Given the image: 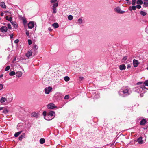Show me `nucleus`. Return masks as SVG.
I'll list each match as a JSON object with an SVG mask.
<instances>
[{"mask_svg":"<svg viewBox=\"0 0 148 148\" xmlns=\"http://www.w3.org/2000/svg\"><path fill=\"white\" fill-rule=\"evenodd\" d=\"M26 34L29 37V31L26 30Z\"/></svg>","mask_w":148,"mask_h":148,"instance_id":"f704fd0d","label":"nucleus"},{"mask_svg":"<svg viewBox=\"0 0 148 148\" xmlns=\"http://www.w3.org/2000/svg\"><path fill=\"white\" fill-rule=\"evenodd\" d=\"M10 98H5L4 97H2L0 100V102L2 104L3 103L5 102H7L8 103L10 102L12 100L11 96H10Z\"/></svg>","mask_w":148,"mask_h":148,"instance_id":"7ed1b4c3","label":"nucleus"},{"mask_svg":"<svg viewBox=\"0 0 148 148\" xmlns=\"http://www.w3.org/2000/svg\"><path fill=\"white\" fill-rule=\"evenodd\" d=\"M142 83H143L142 82H138L137 83V84H138V85L141 84H142Z\"/></svg>","mask_w":148,"mask_h":148,"instance_id":"864d4df0","label":"nucleus"},{"mask_svg":"<svg viewBox=\"0 0 148 148\" xmlns=\"http://www.w3.org/2000/svg\"><path fill=\"white\" fill-rule=\"evenodd\" d=\"M5 111H6V112H8V111H7V110H6ZM5 112V111H3V112Z\"/></svg>","mask_w":148,"mask_h":148,"instance_id":"e2e57ef3","label":"nucleus"},{"mask_svg":"<svg viewBox=\"0 0 148 148\" xmlns=\"http://www.w3.org/2000/svg\"><path fill=\"white\" fill-rule=\"evenodd\" d=\"M44 118L45 119L47 120H50L53 119L52 118H50V116H49L48 114L47 116H45Z\"/></svg>","mask_w":148,"mask_h":148,"instance_id":"4be33fe9","label":"nucleus"},{"mask_svg":"<svg viewBox=\"0 0 148 148\" xmlns=\"http://www.w3.org/2000/svg\"><path fill=\"white\" fill-rule=\"evenodd\" d=\"M16 60V58H15L14 60Z\"/></svg>","mask_w":148,"mask_h":148,"instance_id":"338daca9","label":"nucleus"},{"mask_svg":"<svg viewBox=\"0 0 148 148\" xmlns=\"http://www.w3.org/2000/svg\"><path fill=\"white\" fill-rule=\"evenodd\" d=\"M146 122V120L145 119H142L140 122V125H144Z\"/></svg>","mask_w":148,"mask_h":148,"instance_id":"aec40b11","label":"nucleus"},{"mask_svg":"<svg viewBox=\"0 0 148 148\" xmlns=\"http://www.w3.org/2000/svg\"><path fill=\"white\" fill-rule=\"evenodd\" d=\"M136 2V1H132V4L133 5H135Z\"/></svg>","mask_w":148,"mask_h":148,"instance_id":"37998d69","label":"nucleus"},{"mask_svg":"<svg viewBox=\"0 0 148 148\" xmlns=\"http://www.w3.org/2000/svg\"><path fill=\"white\" fill-rule=\"evenodd\" d=\"M28 43L29 45H30L32 43V41L31 40L29 39L28 40Z\"/></svg>","mask_w":148,"mask_h":148,"instance_id":"58836bf2","label":"nucleus"},{"mask_svg":"<svg viewBox=\"0 0 148 148\" xmlns=\"http://www.w3.org/2000/svg\"><path fill=\"white\" fill-rule=\"evenodd\" d=\"M134 66V67H136L138 64V60L134 59L133 61Z\"/></svg>","mask_w":148,"mask_h":148,"instance_id":"9d476101","label":"nucleus"},{"mask_svg":"<svg viewBox=\"0 0 148 148\" xmlns=\"http://www.w3.org/2000/svg\"><path fill=\"white\" fill-rule=\"evenodd\" d=\"M16 74L15 72L14 71H12L9 73L10 76H13Z\"/></svg>","mask_w":148,"mask_h":148,"instance_id":"bb28decb","label":"nucleus"},{"mask_svg":"<svg viewBox=\"0 0 148 148\" xmlns=\"http://www.w3.org/2000/svg\"><path fill=\"white\" fill-rule=\"evenodd\" d=\"M137 3L138 4L141 5L143 4V1L141 0H138L137 1Z\"/></svg>","mask_w":148,"mask_h":148,"instance_id":"cd10ccee","label":"nucleus"},{"mask_svg":"<svg viewBox=\"0 0 148 148\" xmlns=\"http://www.w3.org/2000/svg\"><path fill=\"white\" fill-rule=\"evenodd\" d=\"M32 51H29L26 53V56L27 57H29L32 56Z\"/></svg>","mask_w":148,"mask_h":148,"instance_id":"ddd939ff","label":"nucleus"},{"mask_svg":"<svg viewBox=\"0 0 148 148\" xmlns=\"http://www.w3.org/2000/svg\"><path fill=\"white\" fill-rule=\"evenodd\" d=\"M119 69L121 70H124L126 68V66L125 64H123L119 66Z\"/></svg>","mask_w":148,"mask_h":148,"instance_id":"9b49d317","label":"nucleus"},{"mask_svg":"<svg viewBox=\"0 0 148 148\" xmlns=\"http://www.w3.org/2000/svg\"><path fill=\"white\" fill-rule=\"evenodd\" d=\"M31 116L32 117L37 118L38 116V113L36 112H33L31 114Z\"/></svg>","mask_w":148,"mask_h":148,"instance_id":"dca6fc26","label":"nucleus"},{"mask_svg":"<svg viewBox=\"0 0 148 148\" xmlns=\"http://www.w3.org/2000/svg\"><path fill=\"white\" fill-rule=\"evenodd\" d=\"M52 10H53L52 13H54L55 14V13H56V8L53 7Z\"/></svg>","mask_w":148,"mask_h":148,"instance_id":"2f4dec72","label":"nucleus"},{"mask_svg":"<svg viewBox=\"0 0 148 148\" xmlns=\"http://www.w3.org/2000/svg\"><path fill=\"white\" fill-rule=\"evenodd\" d=\"M82 20L81 18H79L78 19L77 21L79 23V24H81L82 23Z\"/></svg>","mask_w":148,"mask_h":148,"instance_id":"473e14b6","label":"nucleus"},{"mask_svg":"<svg viewBox=\"0 0 148 148\" xmlns=\"http://www.w3.org/2000/svg\"><path fill=\"white\" fill-rule=\"evenodd\" d=\"M14 35L13 34H12L10 35V38L13 39L14 38Z\"/></svg>","mask_w":148,"mask_h":148,"instance_id":"de8ad7c7","label":"nucleus"},{"mask_svg":"<svg viewBox=\"0 0 148 148\" xmlns=\"http://www.w3.org/2000/svg\"><path fill=\"white\" fill-rule=\"evenodd\" d=\"M10 66H7L5 69V71H6L9 70L10 69Z\"/></svg>","mask_w":148,"mask_h":148,"instance_id":"72a5a7b5","label":"nucleus"},{"mask_svg":"<svg viewBox=\"0 0 148 148\" xmlns=\"http://www.w3.org/2000/svg\"><path fill=\"white\" fill-rule=\"evenodd\" d=\"M43 116H44V117H45V116H46V114H47V112L46 111H44L43 112Z\"/></svg>","mask_w":148,"mask_h":148,"instance_id":"ea45409f","label":"nucleus"},{"mask_svg":"<svg viewBox=\"0 0 148 148\" xmlns=\"http://www.w3.org/2000/svg\"><path fill=\"white\" fill-rule=\"evenodd\" d=\"M48 30H49V31H50V32H51V31H52V29H51V28H50V27H49V28H48Z\"/></svg>","mask_w":148,"mask_h":148,"instance_id":"5fc2aeb1","label":"nucleus"},{"mask_svg":"<svg viewBox=\"0 0 148 148\" xmlns=\"http://www.w3.org/2000/svg\"><path fill=\"white\" fill-rule=\"evenodd\" d=\"M11 23L15 28H17L18 27V25L16 22H12Z\"/></svg>","mask_w":148,"mask_h":148,"instance_id":"f3484780","label":"nucleus"},{"mask_svg":"<svg viewBox=\"0 0 148 148\" xmlns=\"http://www.w3.org/2000/svg\"><path fill=\"white\" fill-rule=\"evenodd\" d=\"M68 18L69 20H71L73 19V17L71 15H69L68 17Z\"/></svg>","mask_w":148,"mask_h":148,"instance_id":"c85d7f7f","label":"nucleus"},{"mask_svg":"<svg viewBox=\"0 0 148 148\" xmlns=\"http://www.w3.org/2000/svg\"><path fill=\"white\" fill-rule=\"evenodd\" d=\"M3 88V85L2 84H0V90H2Z\"/></svg>","mask_w":148,"mask_h":148,"instance_id":"a19ab883","label":"nucleus"},{"mask_svg":"<svg viewBox=\"0 0 148 148\" xmlns=\"http://www.w3.org/2000/svg\"><path fill=\"white\" fill-rule=\"evenodd\" d=\"M52 88L50 87H46L45 89V93L46 94H49L52 90Z\"/></svg>","mask_w":148,"mask_h":148,"instance_id":"20e7f679","label":"nucleus"},{"mask_svg":"<svg viewBox=\"0 0 148 148\" xmlns=\"http://www.w3.org/2000/svg\"><path fill=\"white\" fill-rule=\"evenodd\" d=\"M58 6V3H54L53 4V7L54 8H56V7H57Z\"/></svg>","mask_w":148,"mask_h":148,"instance_id":"c756f323","label":"nucleus"},{"mask_svg":"<svg viewBox=\"0 0 148 148\" xmlns=\"http://www.w3.org/2000/svg\"><path fill=\"white\" fill-rule=\"evenodd\" d=\"M79 79L80 80H82L84 79V78L83 77H79Z\"/></svg>","mask_w":148,"mask_h":148,"instance_id":"603ef678","label":"nucleus"},{"mask_svg":"<svg viewBox=\"0 0 148 148\" xmlns=\"http://www.w3.org/2000/svg\"><path fill=\"white\" fill-rule=\"evenodd\" d=\"M3 15H4V13H3V12H2L1 14V15L2 16H3Z\"/></svg>","mask_w":148,"mask_h":148,"instance_id":"13d9d810","label":"nucleus"},{"mask_svg":"<svg viewBox=\"0 0 148 148\" xmlns=\"http://www.w3.org/2000/svg\"><path fill=\"white\" fill-rule=\"evenodd\" d=\"M33 48L35 50H37L38 49V47L36 45H34L33 46Z\"/></svg>","mask_w":148,"mask_h":148,"instance_id":"e433bc0d","label":"nucleus"},{"mask_svg":"<svg viewBox=\"0 0 148 148\" xmlns=\"http://www.w3.org/2000/svg\"><path fill=\"white\" fill-rule=\"evenodd\" d=\"M3 107H0V110L3 109Z\"/></svg>","mask_w":148,"mask_h":148,"instance_id":"052dcab7","label":"nucleus"},{"mask_svg":"<svg viewBox=\"0 0 148 148\" xmlns=\"http://www.w3.org/2000/svg\"><path fill=\"white\" fill-rule=\"evenodd\" d=\"M145 89H147L148 90V89L146 88L145 86L144 85H143L141 86H139L136 87L135 88V91L136 92L139 93L141 92L143 93L144 92V90ZM140 95L141 96H143V93L140 94Z\"/></svg>","mask_w":148,"mask_h":148,"instance_id":"f03ea898","label":"nucleus"},{"mask_svg":"<svg viewBox=\"0 0 148 148\" xmlns=\"http://www.w3.org/2000/svg\"><path fill=\"white\" fill-rule=\"evenodd\" d=\"M131 92L129 89L127 87L122 88L119 92L120 95L124 97L130 94Z\"/></svg>","mask_w":148,"mask_h":148,"instance_id":"f257e3e1","label":"nucleus"},{"mask_svg":"<svg viewBox=\"0 0 148 148\" xmlns=\"http://www.w3.org/2000/svg\"><path fill=\"white\" fill-rule=\"evenodd\" d=\"M52 26L53 27L55 28H56L59 27V25L57 23H55L52 24Z\"/></svg>","mask_w":148,"mask_h":148,"instance_id":"6ab92c4d","label":"nucleus"},{"mask_svg":"<svg viewBox=\"0 0 148 148\" xmlns=\"http://www.w3.org/2000/svg\"><path fill=\"white\" fill-rule=\"evenodd\" d=\"M0 6L3 8H6V6L5 5V4L4 2H2L0 3Z\"/></svg>","mask_w":148,"mask_h":148,"instance_id":"2eb2a0df","label":"nucleus"},{"mask_svg":"<svg viewBox=\"0 0 148 148\" xmlns=\"http://www.w3.org/2000/svg\"><path fill=\"white\" fill-rule=\"evenodd\" d=\"M3 74H1L0 75V78H1V77H2L3 76Z\"/></svg>","mask_w":148,"mask_h":148,"instance_id":"bf43d9fd","label":"nucleus"},{"mask_svg":"<svg viewBox=\"0 0 148 148\" xmlns=\"http://www.w3.org/2000/svg\"><path fill=\"white\" fill-rule=\"evenodd\" d=\"M22 74V73L21 71H18L16 73V76L18 77H20L21 76Z\"/></svg>","mask_w":148,"mask_h":148,"instance_id":"f8f14e48","label":"nucleus"},{"mask_svg":"<svg viewBox=\"0 0 148 148\" xmlns=\"http://www.w3.org/2000/svg\"><path fill=\"white\" fill-rule=\"evenodd\" d=\"M64 79L66 82H68L70 80V78L68 76H66L64 77Z\"/></svg>","mask_w":148,"mask_h":148,"instance_id":"b1692460","label":"nucleus"},{"mask_svg":"<svg viewBox=\"0 0 148 148\" xmlns=\"http://www.w3.org/2000/svg\"><path fill=\"white\" fill-rule=\"evenodd\" d=\"M8 12V11L5 12V13H7V12Z\"/></svg>","mask_w":148,"mask_h":148,"instance_id":"69168bd1","label":"nucleus"},{"mask_svg":"<svg viewBox=\"0 0 148 148\" xmlns=\"http://www.w3.org/2000/svg\"><path fill=\"white\" fill-rule=\"evenodd\" d=\"M7 27L8 29H12V27H11V25L10 24H9V23L8 24H7Z\"/></svg>","mask_w":148,"mask_h":148,"instance_id":"c9c22d12","label":"nucleus"},{"mask_svg":"<svg viewBox=\"0 0 148 148\" xmlns=\"http://www.w3.org/2000/svg\"><path fill=\"white\" fill-rule=\"evenodd\" d=\"M147 3L146 2H144V4H145Z\"/></svg>","mask_w":148,"mask_h":148,"instance_id":"680f3d73","label":"nucleus"},{"mask_svg":"<svg viewBox=\"0 0 148 148\" xmlns=\"http://www.w3.org/2000/svg\"><path fill=\"white\" fill-rule=\"evenodd\" d=\"M144 84L145 86H148V80L145 81L144 83Z\"/></svg>","mask_w":148,"mask_h":148,"instance_id":"7c9ffc66","label":"nucleus"},{"mask_svg":"<svg viewBox=\"0 0 148 148\" xmlns=\"http://www.w3.org/2000/svg\"><path fill=\"white\" fill-rule=\"evenodd\" d=\"M55 114V112L53 111H51L48 113L49 116H50V118H52L53 119L54 117V115Z\"/></svg>","mask_w":148,"mask_h":148,"instance_id":"1a4fd4ad","label":"nucleus"},{"mask_svg":"<svg viewBox=\"0 0 148 148\" xmlns=\"http://www.w3.org/2000/svg\"><path fill=\"white\" fill-rule=\"evenodd\" d=\"M22 132V131H21L20 132H16L14 134V136L16 137H18Z\"/></svg>","mask_w":148,"mask_h":148,"instance_id":"5701e85b","label":"nucleus"},{"mask_svg":"<svg viewBox=\"0 0 148 148\" xmlns=\"http://www.w3.org/2000/svg\"><path fill=\"white\" fill-rule=\"evenodd\" d=\"M57 0H51L50 2L51 3H54L57 1Z\"/></svg>","mask_w":148,"mask_h":148,"instance_id":"79ce46f5","label":"nucleus"},{"mask_svg":"<svg viewBox=\"0 0 148 148\" xmlns=\"http://www.w3.org/2000/svg\"><path fill=\"white\" fill-rule=\"evenodd\" d=\"M45 140L44 138H41L40 140V142L41 144H43L45 143Z\"/></svg>","mask_w":148,"mask_h":148,"instance_id":"393cba45","label":"nucleus"},{"mask_svg":"<svg viewBox=\"0 0 148 148\" xmlns=\"http://www.w3.org/2000/svg\"><path fill=\"white\" fill-rule=\"evenodd\" d=\"M136 9V7L135 5H133L132 6H130V10L132 11V10H135Z\"/></svg>","mask_w":148,"mask_h":148,"instance_id":"a211bd4d","label":"nucleus"},{"mask_svg":"<svg viewBox=\"0 0 148 148\" xmlns=\"http://www.w3.org/2000/svg\"><path fill=\"white\" fill-rule=\"evenodd\" d=\"M5 19L6 20H9V17L8 16H7L5 17Z\"/></svg>","mask_w":148,"mask_h":148,"instance_id":"6e6d98bb","label":"nucleus"},{"mask_svg":"<svg viewBox=\"0 0 148 148\" xmlns=\"http://www.w3.org/2000/svg\"><path fill=\"white\" fill-rule=\"evenodd\" d=\"M137 141L139 144H142L143 143V140H142V137H140L138 138L137 140Z\"/></svg>","mask_w":148,"mask_h":148,"instance_id":"4468645a","label":"nucleus"},{"mask_svg":"<svg viewBox=\"0 0 148 148\" xmlns=\"http://www.w3.org/2000/svg\"><path fill=\"white\" fill-rule=\"evenodd\" d=\"M23 21L24 24H25L26 23L27 21L25 19H23Z\"/></svg>","mask_w":148,"mask_h":148,"instance_id":"8fccbe9b","label":"nucleus"},{"mask_svg":"<svg viewBox=\"0 0 148 148\" xmlns=\"http://www.w3.org/2000/svg\"><path fill=\"white\" fill-rule=\"evenodd\" d=\"M136 0H132V1H136Z\"/></svg>","mask_w":148,"mask_h":148,"instance_id":"0e129e2a","label":"nucleus"},{"mask_svg":"<svg viewBox=\"0 0 148 148\" xmlns=\"http://www.w3.org/2000/svg\"><path fill=\"white\" fill-rule=\"evenodd\" d=\"M69 95H66L64 97V98L65 99H67L69 98Z\"/></svg>","mask_w":148,"mask_h":148,"instance_id":"4c0bfd02","label":"nucleus"},{"mask_svg":"<svg viewBox=\"0 0 148 148\" xmlns=\"http://www.w3.org/2000/svg\"><path fill=\"white\" fill-rule=\"evenodd\" d=\"M34 25L35 23L34 22L30 21L28 24V27L29 29H32L34 27Z\"/></svg>","mask_w":148,"mask_h":148,"instance_id":"39448f33","label":"nucleus"},{"mask_svg":"<svg viewBox=\"0 0 148 148\" xmlns=\"http://www.w3.org/2000/svg\"><path fill=\"white\" fill-rule=\"evenodd\" d=\"M47 107L48 108L51 109L56 108V107L55 105L53 103H50L48 104Z\"/></svg>","mask_w":148,"mask_h":148,"instance_id":"0eeeda50","label":"nucleus"},{"mask_svg":"<svg viewBox=\"0 0 148 148\" xmlns=\"http://www.w3.org/2000/svg\"><path fill=\"white\" fill-rule=\"evenodd\" d=\"M115 10L116 12H117L118 13L123 14L125 12V11L121 10L120 8L119 7L116 8L115 9Z\"/></svg>","mask_w":148,"mask_h":148,"instance_id":"423d86ee","label":"nucleus"},{"mask_svg":"<svg viewBox=\"0 0 148 148\" xmlns=\"http://www.w3.org/2000/svg\"><path fill=\"white\" fill-rule=\"evenodd\" d=\"M18 42H19V40L18 39L14 41V42L15 43H17Z\"/></svg>","mask_w":148,"mask_h":148,"instance_id":"49530a36","label":"nucleus"},{"mask_svg":"<svg viewBox=\"0 0 148 148\" xmlns=\"http://www.w3.org/2000/svg\"><path fill=\"white\" fill-rule=\"evenodd\" d=\"M1 32L4 33L6 32L8 30L7 27L6 26H2L0 29Z\"/></svg>","mask_w":148,"mask_h":148,"instance_id":"6e6552de","label":"nucleus"},{"mask_svg":"<svg viewBox=\"0 0 148 148\" xmlns=\"http://www.w3.org/2000/svg\"><path fill=\"white\" fill-rule=\"evenodd\" d=\"M25 133L23 134L22 135H21L19 138V140H22L23 138H25Z\"/></svg>","mask_w":148,"mask_h":148,"instance_id":"412c9836","label":"nucleus"},{"mask_svg":"<svg viewBox=\"0 0 148 148\" xmlns=\"http://www.w3.org/2000/svg\"><path fill=\"white\" fill-rule=\"evenodd\" d=\"M127 59V56H125V57H124L123 58V60H125Z\"/></svg>","mask_w":148,"mask_h":148,"instance_id":"3c124183","label":"nucleus"},{"mask_svg":"<svg viewBox=\"0 0 148 148\" xmlns=\"http://www.w3.org/2000/svg\"><path fill=\"white\" fill-rule=\"evenodd\" d=\"M12 18L11 17H10L9 18L8 21H10L11 22H12L11 21L12 20Z\"/></svg>","mask_w":148,"mask_h":148,"instance_id":"a18cd8bd","label":"nucleus"},{"mask_svg":"<svg viewBox=\"0 0 148 148\" xmlns=\"http://www.w3.org/2000/svg\"><path fill=\"white\" fill-rule=\"evenodd\" d=\"M136 7L138 9H140L141 8V6L140 5H138L136 6Z\"/></svg>","mask_w":148,"mask_h":148,"instance_id":"09e8293b","label":"nucleus"},{"mask_svg":"<svg viewBox=\"0 0 148 148\" xmlns=\"http://www.w3.org/2000/svg\"><path fill=\"white\" fill-rule=\"evenodd\" d=\"M145 31L146 32L148 33V26L146 27L145 29Z\"/></svg>","mask_w":148,"mask_h":148,"instance_id":"c03bdc74","label":"nucleus"},{"mask_svg":"<svg viewBox=\"0 0 148 148\" xmlns=\"http://www.w3.org/2000/svg\"><path fill=\"white\" fill-rule=\"evenodd\" d=\"M130 67H131L130 65V64L127 65V68H130Z\"/></svg>","mask_w":148,"mask_h":148,"instance_id":"4d7b16f0","label":"nucleus"},{"mask_svg":"<svg viewBox=\"0 0 148 148\" xmlns=\"http://www.w3.org/2000/svg\"><path fill=\"white\" fill-rule=\"evenodd\" d=\"M140 14L141 15L143 16H145L147 14V13L146 12H145L144 11H141L140 12Z\"/></svg>","mask_w":148,"mask_h":148,"instance_id":"a878e982","label":"nucleus"}]
</instances>
